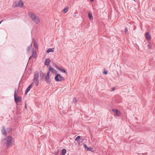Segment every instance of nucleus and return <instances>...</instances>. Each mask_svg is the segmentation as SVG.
Segmentation results:
<instances>
[{
    "label": "nucleus",
    "instance_id": "obj_1",
    "mask_svg": "<svg viewBox=\"0 0 155 155\" xmlns=\"http://www.w3.org/2000/svg\"><path fill=\"white\" fill-rule=\"evenodd\" d=\"M12 138L11 136H8L6 138L3 139L2 140L1 143L4 145L6 144V146L7 147L12 146Z\"/></svg>",
    "mask_w": 155,
    "mask_h": 155
},
{
    "label": "nucleus",
    "instance_id": "obj_2",
    "mask_svg": "<svg viewBox=\"0 0 155 155\" xmlns=\"http://www.w3.org/2000/svg\"><path fill=\"white\" fill-rule=\"evenodd\" d=\"M18 92V91L15 90L14 92V99L15 102L16 104H17L18 102H19L21 101L22 98L20 96H17V93Z\"/></svg>",
    "mask_w": 155,
    "mask_h": 155
},
{
    "label": "nucleus",
    "instance_id": "obj_3",
    "mask_svg": "<svg viewBox=\"0 0 155 155\" xmlns=\"http://www.w3.org/2000/svg\"><path fill=\"white\" fill-rule=\"evenodd\" d=\"M34 75V82L36 85L37 86H38L39 84L38 78L39 73L38 71H36L35 72Z\"/></svg>",
    "mask_w": 155,
    "mask_h": 155
},
{
    "label": "nucleus",
    "instance_id": "obj_4",
    "mask_svg": "<svg viewBox=\"0 0 155 155\" xmlns=\"http://www.w3.org/2000/svg\"><path fill=\"white\" fill-rule=\"evenodd\" d=\"M115 101L117 103H119L121 102V97L119 95H116L115 96Z\"/></svg>",
    "mask_w": 155,
    "mask_h": 155
},
{
    "label": "nucleus",
    "instance_id": "obj_5",
    "mask_svg": "<svg viewBox=\"0 0 155 155\" xmlns=\"http://www.w3.org/2000/svg\"><path fill=\"white\" fill-rule=\"evenodd\" d=\"M112 111L114 112L115 113L116 115L117 116L119 117L121 115V112L115 109H112Z\"/></svg>",
    "mask_w": 155,
    "mask_h": 155
},
{
    "label": "nucleus",
    "instance_id": "obj_6",
    "mask_svg": "<svg viewBox=\"0 0 155 155\" xmlns=\"http://www.w3.org/2000/svg\"><path fill=\"white\" fill-rule=\"evenodd\" d=\"M28 16L30 17L32 20L34 19V18L36 17L35 13H32L31 12H28Z\"/></svg>",
    "mask_w": 155,
    "mask_h": 155
},
{
    "label": "nucleus",
    "instance_id": "obj_7",
    "mask_svg": "<svg viewBox=\"0 0 155 155\" xmlns=\"http://www.w3.org/2000/svg\"><path fill=\"white\" fill-rule=\"evenodd\" d=\"M48 69L49 71H51L53 73L56 74L57 73V71L51 66H49Z\"/></svg>",
    "mask_w": 155,
    "mask_h": 155
},
{
    "label": "nucleus",
    "instance_id": "obj_8",
    "mask_svg": "<svg viewBox=\"0 0 155 155\" xmlns=\"http://www.w3.org/2000/svg\"><path fill=\"white\" fill-rule=\"evenodd\" d=\"M45 80L47 82V84H50L51 82V80L50 77L45 76Z\"/></svg>",
    "mask_w": 155,
    "mask_h": 155
},
{
    "label": "nucleus",
    "instance_id": "obj_9",
    "mask_svg": "<svg viewBox=\"0 0 155 155\" xmlns=\"http://www.w3.org/2000/svg\"><path fill=\"white\" fill-rule=\"evenodd\" d=\"M145 35L147 40L150 41L151 40V37L150 35L149 34L148 32H146L145 34Z\"/></svg>",
    "mask_w": 155,
    "mask_h": 155
},
{
    "label": "nucleus",
    "instance_id": "obj_10",
    "mask_svg": "<svg viewBox=\"0 0 155 155\" xmlns=\"http://www.w3.org/2000/svg\"><path fill=\"white\" fill-rule=\"evenodd\" d=\"M1 132L2 134L5 136L7 135V132L5 129V126H3L2 127V129L1 130Z\"/></svg>",
    "mask_w": 155,
    "mask_h": 155
},
{
    "label": "nucleus",
    "instance_id": "obj_11",
    "mask_svg": "<svg viewBox=\"0 0 155 155\" xmlns=\"http://www.w3.org/2000/svg\"><path fill=\"white\" fill-rule=\"evenodd\" d=\"M51 60L49 58L46 59L45 61V64L47 66L49 65L51 62Z\"/></svg>",
    "mask_w": 155,
    "mask_h": 155
},
{
    "label": "nucleus",
    "instance_id": "obj_12",
    "mask_svg": "<svg viewBox=\"0 0 155 155\" xmlns=\"http://www.w3.org/2000/svg\"><path fill=\"white\" fill-rule=\"evenodd\" d=\"M36 24H38L40 22V20L38 17H36L33 20Z\"/></svg>",
    "mask_w": 155,
    "mask_h": 155
},
{
    "label": "nucleus",
    "instance_id": "obj_13",
    "mask_svg": "<svg viewBox=\"0 0 155 155\" xmlns=\"http://www.w3.org/2000/svg\"><path fill=\"white\" fill-rule=\"evenodd\" d=\"M40 78H41V79L42 80L44 79V78L45 77V74L43 73L42 71H40Z\"/></svg>",
    "mask_w": 155,
    "mask_h": 155
},
{
    "label": "nucleus",
    "instance_id": "obj_14",
    "mask_svg": "<svg viewBox=\"0 0 155 155\" xmlns=\"http://www.w3.org/2000/svg\"><path fill=\"white\" fill-rule=\"evenodd\" d=\"M54 48H48L47 51L46 52L47 53H49L50 52H53L54 51Z\"/></svg>",
    "mask_w": 155,
    "mask_h": 155
},
{
    "label": "nucleus",
    "instance_id": "obj_15",
    "mask_svg": "<svg viewBox=\"0 0 155 155\" xmlns=\"http://www.w3.org/2000/svg\"><path fill=\"white\" fill-rule=\"evenodd\" d=\"M59 76V74H57L55 76V81H61V80L59 79L58 78V77Z\"/></svg>",
    "mask_w": 155,
    "mask_h": 155
},
{
    "label": "nucleus",
    "instance_id": "obj_16",
    "mask_svg": "<svg viewBox=\"0 0 155 155\" xmlns=\"http://www.w3.org/2000/svg\"><path fill=\"white\" fill-rule=\"evenodd\" d=\"M88 17L90 20H92L93 19V17L92 14L90 12H89L88 13Z\"/></svg>",
    "mask_w": 155,
    "mask_h": 155
},
{
    "label": "nucleus",
    "instance_id": "obj_17",
    "mask_svg": "<svg viewBox=\"0 0 155 155\" xmlns=\"http://www.w3.org/2000/svg\"><path fill=\"white\" fill-rule=\"evenodd\" d=\"M18 4L20 7L22 8L23 7L24 4L21 0H19Z\"/></svg>",
    "mask_w": 155,
    "mask_h": 155
},
{
    "label": "nucleus",
    "instance_id": "obj_18",
    "mask_svg": "<svg viewBox=\"0 0 155 155\" xmlns=\"http://www.w3.org/2000/svg\"><path fill=\"white\" fill-rule=\"evenodd\" d=\"M37 55V53L36 51H33L32 52V54L31 55L32 56L33 58H36V56Z\"/></svg>",
    "mask_w": 155,
    "mask_h": 155
},
{
    "label": "nucleus",
    "instance_id": "obj_19",
    "mask_svg": "<svg viewBox=\"0 0 155 155\" xmlns=\"http://www.w3.org/2000/svg\"><path fill=\"white\" fill-rule=\"evenodd\" d=\"M66 150L65 149H63L61 151V154L62 155H65L66 153Z\"/></svg>",
    "mask_w": 155,
    "mask_h": 155
},
{
    "label": "nucleus",
    "instance_id": "obj_20",
    "mask_svg": "<svg viewBox=\"0 0 155 155\" xmlns=\"http://www.w3.org/2000/svg\"><path fill=\"white\" fill-rule=\"evenodd\" d=\"M81 139V137L80 136H78L75 139V141L78 142Z\"/></svg>",
    "mask_w": 155,
    "mask_h": 155
},
{
    "label": "nucleus",
    "instance_id": "obj_21",
    "mask_svg": "<svg viewBox=\"0 0 155 155\" xmlns=\"http://www.w3.org/2000/svg\"><path fill=\"white\" fill-rule=\"evenodd\" d=\"M33 45L34 47L36 49L38 48V46L37 44L35 41H34L33 42Z\"/></svg>",
    "mask_w": 155,
    "mask_h": 155
},
{
    "label": "nucleus",
    "instance_id": "obj_22",
    "mask_svg": "<svg viewBox=\"0 0 155 155\" xmlns=\"http://www.w3.org/2000/svg\"><path fill=\"white\" fill-rule=\"evenodd\" d=\"M68 7H66L63 10V11L64 12V13H65L68 12Z\"/></svg>",
    "mask_w": 155,
    "mask_h": 155
},
{
    "label": "nucleus",
    "instance_id": "obj_23",
    "mask_svg": "<svg viewBox=\"0 0 155 155\" xmlns=\"http://www.w3.org/2000/svg\"><path fill=\"white\" fill-rule=\"evenodd\" d=\"M31 47H32L31 45L28 47L27 48V51L28 53L29 52Z\"/></svg>",
    "mask_w": 155,
    "mask_h": 155
},
{
    "label": "nucleus",
    "instance_id": "obj_24",
    "mask_svg": "<svg viewBox=\"0 0 155 155\" xmlns=\"http://www.w3.org/2000/svg\"><path fill=\"white\" fill-rule=\"evenodd\" d=\"M30 89L31 88H30L29 87H28L25 91V95H26L28 92L29 91Z\"/></svg>",
    "mask_w": 155,
    "mask_h": 155
},
{
    "label": "nucleus",
    "instance_id": "obj_25",
    "mask_svg": "<svg viewBox=\"0 0 155 155\" xmlns=\"http://www.w3.org/2000/svg\"><path fill=\"white\" fill-rule=\"evenodd\" d=\"M59 78H60L61 81H64V78L61 75L59 74Z\"/></svg>",
    "mask_w": 155,
    "mask_h": 155
},
{
    "label": "nucleus",
    "instance_id": "obj_26",
    "mask_svg": "<svg viewBox=\"0 0 155 155\" xmlns=\"http://www.w3.org/2000/svg\"><path fill=\"white\" fill-rule=\"evenodd\" d=\"M6 130L7 132L9 133L12 130V128L10 127L7 128L6 129Z\"/></svg>",
    "mask_w": 155,
    "mask_h": 155
},
{
    "label": "nucleus",
    "instance_id": "obj_27",
    "mask_svg": "<svg viewBox=\"0 0 155 155\" xmlns=\"http://www.w3.org/2000/svg\"><path fill=\"white\" fill-rule=\"evenodd\" d=\"M93 148H92V147L89 148L88 147L87 150L88 151H91L93 152Z\"/></svg>",
    "mask_w": 155,
    "mask_h": 155
},
{
    "label": "nucleus",
    "instance_id": "obj_28",
    "mask_svg": "<svg viewBox=\"0 0 155 155\" xmlns=\"http://www.w3.org/2000/svg\"><path fill=\"white\" fill-rule=\"evenodd\" d=\"M148 47L149 49L151 48V44L150 43H149L148 45Z\"/></svg>",
    "mask_w": 155,
    "mask_h": 155
},
{
    "label": "nucleus",
    "instance_id": "obj_29",
    "mask_svg": "<svg viewBox=\"0 0 155 155\" xmlns=\"http://www.w3.org/2000/svg\"><path fill=\"white\" fill-rule=\"evenodd\" d=\"M59 151L58 150H57V152L55 153V155H61L59 153Z\"/></svg>",
    "mask_w": 155,
    "mask_h": 155
},
{
    "label": "nucleus",
    "instance_id": "obj_30",
    "mask_svg": "<svg viewBox=\"0 0 155 155\" xmlns=\"http://www.w3.org/2000/svg\"><path fill=\"white\" fill-rule=\"evenodd\" d=\"M50 73V71H49H49L48 72L45 76L48 77H50V76H49Z\"/></svg>",
    "mask_w": 155,
    "mask_h": 155
},
{
    "label": "nucleus",
    "instance_id": "obj_31",
    "mask_svg": "<svg viewBox=\"0 0 155 155\" xmlns=\"http://www.w3.org/2000/svg\"><path fill=\"white\" fill-rule=\"evenodd\" d=\"M53 67H54L56 68H58V66L57 65V64L54 63H53Z\"/></svg>",
    "mask_w": 155,
    "mask_h": 155
},
{
    "label": "nucleus",
    "instance_id": "obj_32",
    "mask_svg": "<svg viewBox=\"0 0 155 155\" xmlns=\"http://www.w3.org/2000/svg\"><path fill=\"white\" fill-rule=\"evenodd\" d=\"M61 71L64 73H66V74H67V72H66V70L63 69H62L61 70Z\"/></svg>",
    "mask_w": 155,
    "mask_h": 155
},
{
    "label": "nucleus",
    "instance_id": "obj_33",
    "mask_svg": "<svg viewBox=\"0 0 155 155\" xmlns=\"http://www.w3.org/2000/svg\"><path fill=\"white\" fill-rule=\"evenodd\" d=\"M84 147L85 149H86L87 150L88 148V147H87V145L86 144H84Z\"/></svg>",
    "mask_w": 155,
    "mask_h": 155
},
{
    "label": "nucleus",
    "instance_id": "obj_34",
    "mask_svg": "<svg viewBox=\"0 0 155 155\" xmlns=\"http://www.w3.org/2000/svg\"><path fill=\"white\" fill-rule=\"evenodd\" d=\"M15 5L14 6L15 7H18L19 5V4L18 2H15Z\"/></svg>",
    "mask_w": 155,
    "mask_h": 155
},
{
    "label": "nucleus",
    "instance_id": "obj_35",
    "mask_svg": "<svg viewBox=\"0 0 155 155\" xmlns=\"http://www.w3.org/2000/svg\"><path fill=\"white\" fill-rule=\"evenodd\" d=\"M124 32H125L127 34H128V30L127 29L125 28V31H124Z\"/></svg>",
    "mask_w": 155,
    "mask_h": 155
},
{
    "label": "nucleus",
    "instance_id": "obj_36",
    "mask_svg": "<svg viewBox=\"0 0 155 155\" xmlns=\"http://www.w3.org/2000/svg\"><path fill=\"white\" fill-rule=\"evenodd\" d=\"M104 70H105V69H104ZM103 73L104 74H107V71H104L103 72Z\"/></svg>",
    "mask_w": 155,
    "mask_h": 155
},
{
    "label": "nucleus",
    "instance_id": "obj_37",
    "mask_svg": "<svg viewBox=\"0 0 155 155\" xmlns=\"http://www.w3.org/2000/svg\"><path fill=\"white\" fill-rule=\"evenodd\" d=\"M33 85V83H32L31 84H30L28 87H29L31 89L32 87V85Z\"/></svg>",
    "mask_w": 155,
    "mask_h": 155
},
{
    "label": "nucleus",
    "instance_id": "obj_38",
    "mask_svg": "<svg viewBox=\"0 0 155 155\" xmlns=\"http://www.w3.org/2000/svg\"><path fill=\"white\" fill-rule=\"evenodd\" d=\"M58 69L59 71H61V70L62 69V68L61 67H59L58 66V68H57Z\"/></svg>",
    "mask_w": 155,
    "mask_h": 155
},
{
    "label": "nucleus",
    "instance_id": "obj_39",
    "mask_svg": "<svg viewBox=\"0 0 155 155\" xmlns=\"http://www.w3.org/2000/svg\"><path fill=\"white\" fill-rule=\"evenodd\" d=\"M73 102H74L75 103L76 102V101H77V100H76V98L75 97H74V100H73Z\"/></svg>",
    "mask_w": 155,
    "mask_h": 155
},
{
    "label": "nucleus",
    "instance_id": "obj_40",
    "mask_svg": "<svg viewBox=\"0 0 155 155\" xmlns=\"http://www.w3.org/2000/svg\"><path fill=\"white\" fill-rule=\"evenodd\" d=\"M115 90V87H113L112 89H111V91H114Z\"/></svg>",
    "mask_w": 155,
    "mask_h": 155
},
{
    "label": "nucleus",
    "instance_id": "obj_41",
    "mask_svg": "<svg viewBox=\"0 0 155 155\" xmlns=\"http://www.w3.org/2000/svg\"><path fill=\"white\" fill-rule=\"evenodd\" d=\"M32 57H32V56L31 55V56L29 57V60H30L31 59V58H32Z\"/></svg>",
    "mask_w": 155,
    "mask_h": 155
},
{
    "label": "nucleus",
    "instance_id": "obj_42",
    "mask_svg": "<svg viewBox=\"0 0 155 155\" xmlns=\"http://www.w3.org/2000/svg\"><path fill=\"white\" fill-rule=\"evenodd\" d=\"M91 2H93L94 1V0H90Z\"/></svg>",
    "mask_w": 155,
    "mask_h": 155
},
{
    "label": "nucleus",
    "instance_id": "obj_43",
    "mask_svg": "<svg viewBox=\"0 0 155 155\" xmlns=\"http://www.w3.org/2000/svg\"><path fill=\"white\" fill-rule=\"evenodd\" d=\"M3 21V20H2L0 22V24L1 23V22H2V21Z\"/></svg>",
    "mask_w": 155,
    "mask_h": 155
},
{
    "label": "nucleus",
    "instance_id": "obj_44",
    "mask_svg": "<svg viewBox=\"0 0 155 155\" xmlns=\"http://www.w3.org/2000/svg\"><path fill=\"white\" fill-rule=\"evenodd\" d=\"M63 114H65V113H64V112H63Z\"/></svg>",
    "mask_w": 155,
    "mask_h": 155
},
{
    "label": "nucleus",
    "instance_id": "obj_45",
    "mask_svg": "<svg viewBox=\"0 0 155 155\" xmlns=\"http://www.w3.org/2000/svg\"><path fill=\"white\" fill-rule=\"evenodd\" d=\"M25 107H26V105H25Z\"/></svg>",
    "mask_w": 155,
    "mask_h": 155
},
{
    "label": "nucleus",
    "instance_id": "obj_46",
    "mask_svg": "<svg viewBox=\"0 0 155 155\" xmlns=\"http://www.w3.org/2000/svg\"><path fill=\"white\" fill-rule=\"evenodd\" d=\"M134 1H135V0H133Z\"/></svg>",
    "mask_w": 155,
    "mask_h": 155
}]
</instances>
